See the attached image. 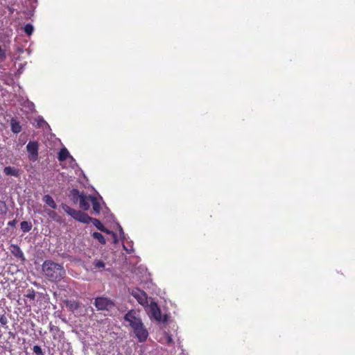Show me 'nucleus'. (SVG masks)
I'll use <instances>...</instances> for the list:
<instances>
[{
	"instance_id": "f257e3e1",
	"label": "nucleus",
	"mask_w": 355,
	"mask_h": 355,
	"mask_svg": "<svg viewBox=\"0 0 355 355\" xmlns=\"http://www.w3.org/2000/svg\"><path fill=\"white\" fill-rule=\"evenodd\" d=\"M42 268L45 277L51 282H59L66 275L64 267L53 261H45Z\"/></svg>"
},
{
	"instance_id": "f03ea898",
	"label": "nucleus",
	"mask_w": 355,
	"mask_h": 355,
	"mask_svg": "<svg viewBox=\"0 0 355 355\" xmlns=\"http://www.w3.org/2000/svg\"><path fill=\"white\" fill-rule=\"evenodd\" d=\"M62 208L67 214H68L75 220L85 224L90 223L92 217L89 216L87 214L81 211L72 209L65 204L62 205Z\"/></svg>"
},
{
	"instance_id": "7ed1b4c3",
	"label": "nucleus",
	"mask_w": 355,
	"mask_h": 355,
	"mask_svg": "<svg viewBox=\"0 0 355 355\" xmlns=\"http://www.w3.org/2000/svg\"><path fill=\"white\" fill-rule=\"evenodd\" d=\"M94 305L99 311H110L114 306V303L110 299L103 297H96Z\"/></svg>"
},
{
	"instance_id": "20e7f679",
	"label": "nucleus",
	"mask_w": 355,
	"mask_h": 355,
	"mask_svg": "<svg viewBox=\"0 0 355 355\" xmlns=\"http://www.w3.org/2000/svg\"><path fill=\"white\" fill-rule=\"evenodd\" d=\"M150 318H154L157 322H166L168 316L166 315L162 316L160 308L156 302H151L149 305Z\"/></svg>"
},
{
	"instance_id": "39448f33",
	"label": "nucleus",
	"mask_w": 355,
	"mask_h": 355,
	"mask_svg": "<svg viewBox=\"0 0 355 355\" xmlns=\"http://www.w3.org/2000/svg\"><path fill=\"white\" fill-rule=\"evenodd\" d=\"M26 150L30 161L35 162L38 159L39 144L37 141H30L26 146Z\"/></svg>"
},
{
	"instance_id": "423d86ee",
	"label": "nucleus",
	"mask_w": 355,
	"mask_h": 355,
	"mask_svg": "<svg viewBox=\"0 0 355 355\" xmlns=\"http://www.w3.org/2000/svg\"><path fill=\"white\" fill-rule=\"evenodd\" d=\"M133 332L140 343L145 342L148 337V331L143 322L139 323L137 326L132 328Z\"/></svg>"
},
{
	"instance_id": "0eeeda50",
	"label": "nucleus",
	"mask_w": 355,
	"mask_h": 355,
	"mask_svg": "<svg viewBox=\"0 0 355 355\" xmlns=\"http://www.w3.org/2000/svg\"><path fill=\"white\" fill-rule=\"evenodd\" d=\"M132 296L137 300L139 304L146 307L148 306V296L146 293L141 289L136 288L132 289L131 292Z\"/></svg>"
},
{
	"instance_id": "6e6552de",
	"label": "nucleus",
	"mask_w": 355,
	"mask_h": 355,
	"mask_svg": "<svg viewBox=\"0 0 355 355\" xmlns=\"http://www.w3.org/2000/svg\"><path fill=\"white\" fill-rule=\"evenodd\" d=\"M124 320L129 323V325L131 327V328L137 326L139 323L142 322L141 319L134 310L129 311L125 315Z\"/></svg>"
},
{
	"instance_id": "1a4fd4ad",
	"label": "nucleus",
	"mask_w": 355,
	"mask_h": 355,
	"mask_svg": "<svg viewBox=\"0 0 355 355\" xmlns=\"http://www.w3.org/2000/svg\"><path fill=\"white\" fill-rule=\"evenodd\" d=\"M9 250H10V252L12 253V254L15 258H17L18 259H20L21 261H24L25 260V257H24V253H23L21 250L20 249V248L17 245L12 244L10 246Z\"/></svg>"
},
{
	"instance_id": "9d476101",
	"label": "nucleus",
	"mask_w": 355,
	"mask_h": 355,
	"mask_svg": "<svg viewBox=\"0 0 355 355\" xmlns=\"http://www.w3.org/2000/svg\"><path fill=\"white\" fill-rule=\"evenodd\" d=\"M90 223H92L93 225L100 231L103 232H105L106 234H112L114 237L116 236V234L112 232V231L109 230L107 228H106L102 223L101 222L97 219V218H92V220H91V222Z\"/></svg>"
},
{
	"instance_id": "9b49d317",
	"label": "nucleus",
	"mask_w": 355,
	"mask_h": 355,
	"mask_svg": "<svg viewBox=\"0 0 355 355\" xmlns=\"http://www.w3.org/2000/svg\"><path fill=\"white\" fill-rule=\"evenodd\" d=\"M90 197H93L92 196H86L85 194L83 195L81 198L79 200V207L83 210L87 211L90 207Z\"/></svg>"
},
{
	"instance_id": "f8f14e48",
	"label": "nucleus",
	"mask_w": 355,
	"mask_h": 355,
	"mask_svg": "<svg viewBox=\"0 0 355 355\" xmlns=\"http://www.w3.org/2000/svg\"><path fill=\"white\" fill-rule=\"evenodd\" d=\"M3 173L6 175H11V176H14L16 178H18L21 174V171L19 168L12 167V166L4 167Z\"/></svg>"
},
{
	"instance_id": "ddd939ff",
	"label": "nucleus",
	"mask_w": 355,
	"mask_h": 355,
	"mask_svg": "<svg viewBox=\"0 0 355 355\" xmlns=\"http://www.w3.org/2000/svg\"><path fill=\"white\" fill-rule=\"evenodd\" d=\"M64 304L67 306V308L70 311H75L78 310L80 308V303L74 300H67L64 301Z\"/></svg>"
},
{
	"instance_id": "4468645a",
	"label": "nucleus",
	"mask_w": 355,
	"mask_h": 355,
	"mask_svg": "<svg viewBox=\"0 0 355 355\" xmlns=\"http://www.w3.org/2000/svg\"><path fill=\"white\" fill-rule=\"evenodd\" d=\"M10 127L12 132L17 134L21 131V126L19 122L15 118H12L10 120Z\"/></svg>"
},
{
	"instance_id": "2eb2a0df",
	"label": "nucleus",
	"mask_w": 355,
	"mask_h": 355,
	"mask_svg": "<svg viewBox=\"0 0 355 355\" xmlns=\"http://www.w3.org/2000/svg\"><path fill=\"white\" fill-rule=\"evenodd\" d=\"M83 194V193H80L78 189H73L70 191L69 196L74 203H77L79 202V200L81 198Z\"/></svg>"
},
{
	"instance_id": "dca6fc26",
	"label": "nucleus",
	"mask_w": 355,
	"mask_h": 355,
	"mask_svg": "<svg viewBox=\"0 0 355 355\" xmlns=\"http://www.w3.org/2000/svg\"><path fill=\"white\" fill-rule=\"evenodd\" d=\"M90 201L92 205V209L95 214H98L101 211V207L96 197H90Z\"/></svg>"
},
{
	"instance_id": "f3484780",
	"label": "nucleus",
	"mask_w": 355,
	"mask_h": 355,
	"mask_svg": "<svg viewBox=\"0 0 355 355\" xmlns=\"http://www.w3.org/2000/svg\"><path fill=\"white\" fill-rule=\"evenodd\" d=\"M44 202L52 209H56L57 205L53 198L50 195H45L43 198Z\"/></svg>"
},
{
	"instance_id": "a211bd4d",
	"label": "nucleus",
	"mask_w": 355,
	"mask_h": 355,
	"mask_svg": "<svg viewBox=\"0 0 355 355\" xmlns=\"http://www.w3.org/2000/svg\"><path fill=\"white\" fill-rule=\"evenodd\" d=\"M70 156L68 150L66 148H62L58 155V159L60 162H63Z\"/></svg>"
},
{
	"instance_id": "6ab92c4d",
	"label": "nucleus",
	"mask_w": 355,
	"mask_h": 355,
	"mask_svg": "<svg viewBox=\"0 0 355 355\" xmlns=\"http://www.w3.org/2000/svg\"><path fill=\"white\" fill-rule=\"evenodd\" d=\"M21 230L23 232H28L32 229V223L28 221H22L20 224Z\"/></svg>"
},
{
	"instance_id": "aec40b11",
	"label": "nucleus",
	"mask_w": 355,
	"mask_h": 355,
	"mask_svg": "<svg viewBox=\"0 0 355 355\" xmlns=\"http://www.w3.org/2000/svg\"><path fill=\"white\" fill-rule=\"evenodd\" d=\"M92 237L95 239H96L101 244H105L106 241L103 236V235L100 232H94L92 234Z\"/></svg>"
},
{
	"instance_id": "412c9836",
	"label": "nucleus",
	"mask_w": 355,
	"mask_h": 355,
	"mask_svg": "<svg viewBox=\"0 0 355 355\" xmlns=\"http://www.w3.org/2000/svg\"><path fill=\"white\" fill-rule=\"evenodd\" d=\"M48 215L49 216L50 218H51L55 221H56L58 223L62 222L61 217L59 216L55 211H50L49 212H48Z\"/></svg>"
},
{
	"instance_id": "4be33fe9",
	"label": "nucleus",
	"mask_w": 355,
	"mask_h": 355,
	"mask_svg": "<svg viewBox=\"0 0 355 355\" xmlns=\"http://www.w3.org/2000/svg\"><path fill=\"white\" fill-rule=\"evenodd\" d=\"M24 30L28 35H31L33 32L34 28L31 24H27L24 26Z\"/></svg>"
},
{
	"instance_id": "5701e85b",
	"label": "nucleus",
	"mask_w": 355,
	"mask_h": 355,
	"mask_svg": "<svg viewBox=\"0 0 355 355\" xmlns=\"http://www.w3.org/2000/svg\"><path fill=\"white\" fill-rule=\"evenodd\" d=\"M95 268H103L105 267V263L101 260H94L93 263Z\"/></svg>"
},
{
	"instance_id": "b1692460",
	"label": "nucleus",
	"mask_w": 355,
	"mask_h": 355,
	"mask_svg": "<svg viewBox=\"0 0 355 355\" xmlns=\"http://www.w3.org/2000/svg\"><path fill=\"white\" fill-rule=\"evenodd\" d=\"M25 296L27 298L34 300L35 298V292L33 288L28 289Z\"/></svg>"
},
{
	"instance_id": "393cba45",
	"label": "nucleus",
	"mask_w": 355,
	"mask_h": 355,
	"mask_svg": "<svg viewBox=\"0 0 355 355\" xmlns=\"http://www.w3.org/2000/svg\"><path fill=\"white\" fill-rule=\"evenodd\" d=\"M33 351L36 355H44L40 346L35 345L33 347Z\"/></svg>"
},
{
	"instance_id": "a878e982",
	"label": "nucleus",
	"mask_w": 355,
	"mask_h": 355,
	"mask_svg": "<svg viewBox=\"0 0 355 355\" xmlns=\"http://www.w3.org/2000/svg\"><path fill=\"white\" fill-rule=\"evenodd\" d=\"M7 207L5 202L0 200V214H6Z\"/></svg>"
},
{
	"instance_id": "bb28decb",
	"label": "nucleus",
	"mask_w": 355,
	"mask_h": 355,
	"mask_svg": "<svg viewBox=\"0 0 355 355\" xmlns=\"http://www.w3.org/2000/svg\"><path fill=\"white\" fill-rule=\"evenodd\" d=\"M6 58V51L0 46V62H3Z\"/></svg>"
},
{
	"instance_id": "cd10ccee",
	"label": "nucleus",
	"mask_w": 355,
	"mask_h": 355,
	"mask_svg": "<svg viewBox=\"0 0 355 355\" xmlns=\"http://www.w3.org/2000/svg\"><path fill=\"white\" fill-rule=\"evenodd\" d=\"M0 323L2 325H6L8 323V319L5 315H1L0 317Z\"/></svg>"
},
{
	"instance_id": "c85d7f7f",
	"label": "nucleus",
	"mask_w": 355,
	"mask_h": 355,
	"mask_svg": "<svg viewBox=\"0 0 355 355\" xmlns=\"http://www.w3.org/2000/svg\"><path fill=\"white\" fill-rule=\"evenodd\" d=\"M17 223V220L16 219H14L11 221H9L8 223V225L12 227H15L16 226Z\"/></svg>"
},
{
	"instance_id": "c756f323",
	"label": "nucleus",
	"mask_w": 355,
	"mask_h": 355,
	"mask_svg": "<svg viewBox=\"0 0 355 355\" xmlns=\"http://www.w3.org/2000/svg\"><path fill=\"white\" fill-rule=\"evenodd\" d=\"M58 328L54 325L50 324L49 329L51 331H53L54 329H58Z\"/></svg>"
},
{
	"instance_id": "7c9ffc66",
	"label": "nucleus",
	"mask_w": 355,
	"mask_h": 355,
	"mask_svg": "<svg viewBox=\"0 0 355 355\" xmlns=\"http://www.w3.org/2000/svg\"><path fill=\"white\" fill-rule=\"evenodd\" d=\"M167 343L168 344L173 343V339L170 336H167Z\"/></svg>"
}]
</instances>
